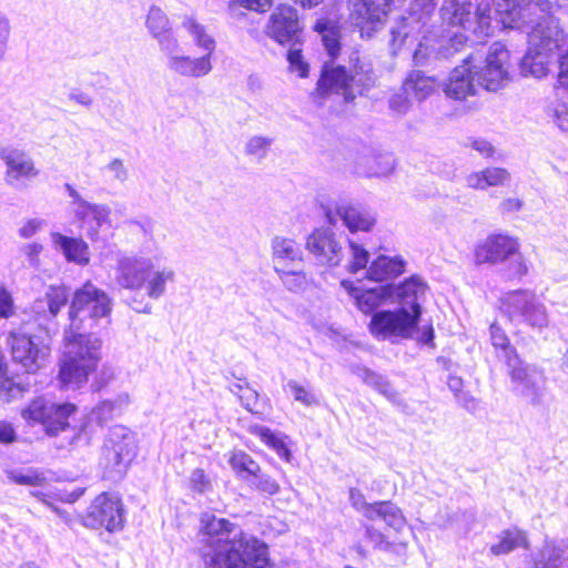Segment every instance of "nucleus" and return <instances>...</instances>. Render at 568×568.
Instances as JSON below:
<instances>
[{"label": "nucleus", "mask_w": 568, "mask_h": 568, "mask_svg": "<svg viewBox=\"0 0 568 568\" xmlns=\"http://www.w3.org/2000/svg\"><path fill=\"white\" fill-rule=\"evenodd\" d=\"M235 528L227 518L210 513L200 516L197 536L205 568H268L266 544L243 531L230 538Z\"/></svg>", "instance_id": "nucleus-1"}, {"label": "nucleus", "mask_w": 568, "mask_h": 568, "mask_svg": "<svg viewBox=\"0 0 568 568\" xmlns=\"http://www.w3.org/2000/svg\"><path fill=\"white\" fill-rule=\"evenodd\" d=\"M101 347V338L91 333L63 331L55 374L60 389H80L90 382L95 389L104 385L100 377Z\"/></svg>", "instance_id": "nucleus-2"}, {"label": "nucleus", "mask_w": 568, "mask_h": 568, "mask_svg": "<svg viewBox=\"0 0 568 568\" xmlns=\"http://www.w3.org/2000/svg\"><path fill=\"white\" fill-rule=\"evenodd\" d=\"M376 75L372 67L362 61L358 54L351 59L349 68L336 64L325 65L316 82L314 94L325 99L331 94H341L345 102H353L375 87Z\"/></svg>", "instance_id": "nucleus-3"}, {"label": "nucleus", "mask_w": 568, "mask_h": 568, "mask_svg": "<svg viewBox=\"0 0 568 568\" xmlns=\"http://www.w3.org/2000/svg\"><path fill=\"white\" fill-rule=\"evenodd\" d=\"M112 308L113 303L109 294L88 280L72 294L68 311L69 324L63 331L82 333L85 321H89V327L95 326L102 318L110 324Z\"/></svg>", "instance_id": "nucleus-4"}, {"label": "nucleus", "mask_w": 568, "mask_h": 568, "mask_svg": "<svg viewBox=\"0 0 568 568\" xmlns=\"http://www.w3.org/2000/svg\"><path fill=\"white\" fill-rule=\"evenodd\" d=\"M565 40L566 33L559 20L547 13L528 32L525 64L532 73H545L550 58L561 48Z\"/></svg>", "instance_id": "nucleus-5"}, {"label": "nucleus", "mask_w": 568, "mask_h": 568, "mask_svg": "<svg viewBox=\"0 0 568 568\" xmlns=\"http://www.w3.org/2000/svg\"><path fill=\"white\" fill-rule=\"evenodd\" d=\"M78 413V406L71 402L52 403L36 397L22 408V418L30 424L42 426L48 436L54 437L71 427L70 417Z\"/></svg>", "instance_id": "nucleus-6"}, {"label": "nucleus", "mask_w": 568, "mask_h": 568, "mask_svg": "<svg viewBox=\"0 0 568 568\" xmlns=\"http://www.w3.org/2000/svg\"><path fill=\"white\" fill-rule=\"evenodd\" d=\"M420 316L422 306H415L414 313L404 307L377 311L371 316L367 328L377 339H408L417 329Z\"/></svg>", "instance_id": "nucleus-7"}, {"label": "nucleus", "mask_w": 568, "mask_h": 568, "mask_svg": "<svg viewBox=\"0 0 568 568\" xmlns=\"http://www.w3.org/2000/svg\"><path fill=\"white\" fill-rule=\"evenodd\" d=\"M124 514L122 497L118 493L102 491L92 499L81 523L87 528L104 529L113 534L123 529Z\"/></svg>", "instance_id": "nucleus-8"}, {"label": "nucleus", "mask_w": 568, "mask_h": 568, "mask_svg": "<svg viewBox=\"0 0 568 568\" xmlns=\"http://www.w3.org/2000/svg\"><path fill=\"white\" fill-rule=\"evenodd\" d=\"M499 312L509 322H523L532 327L547 325V312L534 293L528 290H513L499 300Z\"/></svg>", "instance_id": "nucleus-9"}, {"label": "nucleus", "mask_w": 568, "mask_h": 568, "mask_svg": "<svg viewBox=\"0 0 568 568\" xmlns=\"http://www.w3.org/2000/svg\"><path fill=\"white\" fill-rule=\"evenodd\" d=\"M304 27L297 9L288 3H280L268 16L265 36L282 47L303 43Z\"/></svg>", "instance_id": "nucleus-10"}, {"label": "nucleus", "mask_w": 568, "mask_h": 568, "mask_svg": "<svg viewBox=\"0 0 568 568\" xmlns=\"http://www.w3.org/2000/svg\"><path fill=\"white\" fill-rule=\"evenodd\" d=\"M520 240L506 232H493L480 240L473 250L476 265L503 264L520 252Z\"/></svg>", "instance_id": "nucleus-11"}, {"label": "nucleus", "mask_w": 568, "mask_h": 568, "mask_svg": "<svg viewBox=\"0 0 568 568\" xmlns=\"http://www.w3.org/2000/svg\"><path fill=\"white\" fill-rule=\"evenodd\" d=\"M513 68L509 50L504 45L494 44L486 58L485 63L475 73L477 83L487 91H497L510 80Z\"/></svg>", "instance_id": "nucleus-12"}, {"label": "nucleus", "mask_w": 568, "mask_h": 568, "mask_svg": "<svg viewBox=\"0 0 568 568\" xmlns=\"http://www.w3.org/2000/svg\"><path fill=\"white\" fill-rule=\"evenodd\" d=\"M235 475L262 494L275 495L280 490L277 481L262 471L258 463L244 450H233L227 459Z\"/></svg>", "instance_id": "nucleus-13"}, {"label": "nucleus", "mask_w": 568, "mask_h": 568, "mask_svg": "<svg viewBox=\"0 0 568 568\" xmlns=\"http://www.w3.org/2000/svg\"><path fill=\"white\" fill-rule=\"evenodd\" d=\"M394 0H355L349 18L361 34L371 36L387 20Z\"/></svg>", "instance_id": "nucleus-14"}, {"label": "nucleus", "mask_w": 568, "mask_h": 568, "mask_svg": "<svg viewBox=\"0 0 568 568\" xmlns=\"http://www.w3.org/2000/svg\"><path fill=\"white\" fill-rule=\"evenodd\" d=\"M273 258L275 261L274 270L282 277L284 284L291 291L300 290L306 283L304 272L287 271L283 262L302 261V252L298 244L291 239L276 237L272 244Z\"/></svg>", "instance_id": "nucleus-15"}, {"label": "nucleus", "mask_w": 568, "mask_h": 568, "mask_svg": "<svg viewBox=\"0 0 568 568\" xmlns=\"http://www.w3.org/2000/svg\"><path fill=\"white\" fill-rule=\"evenodd\" d=\"M8 343L12 361L27 374H36L40 371L48 354L34 343L31 335L10 332Z\"/></svg>", "instance_id": "nucleus-16"}, {"label": "nucleus", "mask_w": 568, "mask_h": 568, "mask_svg": "<svg viewBox=\"0 0 568 568\" xmlns=\"http://www.w3.org/2000/svg\"><path fill=\"white\" fill-rule=\"evenodd\" d=\"M348 498L352 507L361 511L368 520L381 518L388 520L389 525L399 528L404 525V514L402 509L390 500L367 503L364 494L356 487L348 489Z\"/></svg>", "instance_id": "nucleus-17"}, {"label": "nucleus", "mask_w": 568, "mask_h": 568, "mask_svg": "<svg viewBox=\"0 0 568 568\" xmlns=\"http://www.w3.org/2000/svg\"><path fill=\"white\" fill-rule=\"evenodd\" d=\"M305 247L323 266H336L342 261V246L335 234L327 229L313 230L306 239Z\"/></svg>", "instance_id": "nucleus-18"}, {"label": "nucleus", "mask_w": 568, "mask_h": 568, "mask_svg": "<svg viewBox=\"0 0 568 568\" xmlns=\"http://www.w3.org/2000/svg\"><path fill=\"white\" fill-rule=\"evenodd\" d=\"M342 286L346 290L351 297L354 298L355 305L365 315H373L377 308L393 295V285H383L373 288L357 287L353 282L344 280Z\"/></svg>", "instance_id": "nucleus-19"}, {"label": "nucleus", "mask_w": 568, "mask_h": 568, "mask_svg": "<svg viewBox=\"0 0 568 568\" xmlns=\"http://www.w3.org/2000/svg\"><path fill=\"white\" fill-rule=\"evenodd\" d=\"M0 158L7 166L4 179L10 184L33 179L39 174L33 160L22 150L3 148L0 150Z\"/></svg>", "instance_id": "nucleus-20"}, {"label": "nucleus", "mask_w": 568, "mask_h": 568, "mask_svg": "<svg viewBox=\"0 0 568 568\" xmlns=\"http://www.w3.org/2000/svg\"><path fill=\"white\" fill-rule=\"evenodd\" d=\"M69 194L72 197L74 217L79 227L85 229L89 236H95L98 227L109 215V209L105 205L87 202L73 189L69 190Z\"/></svg>", "instance_id": "nucleus-21"}, {"label": "nucleus", "mask_w": 568, "mask_h": 568, "mask_svg": "<svg viewBox=\"0 0 568 568\" xmlns=\"http://www.w3.org/2000/svg\"><path fill=\"white\" fill-rule=\"evenodd\" d=\"M537 6L531 0H498L496 11L505 28L519 29L534 21Z\"/></svg>", "instance_id": "nucleus-22"}, {"label": "nucleus", "mask_w": 568, "mask_h": 568, "mask_svg": "<svg viewBox=\"0 0 568 568\" xmlns=\"http://www.w3.org/2000/svg\"><path fill=\"white\" fill-rule=\"evenodd\" d=\"M439 87L440 81L437 77L427 75L422 70H410L404 78L400 90L406 103L410 100L422 102L432 97Z\"/></svg>", "instance_id": "nucleus-23"}, {"label": "nucleus", "mask_w": 568, "mask_h": 568, "mask_svg": "<svg viewBox=\"0 0 568 568\" xmlns=\"http://www.w3.org/2000/svg\"><path fill=\"white\" fill-rule=\"evenodd\" d=\"M152 274V263L136 257H126L120 261L116 281L129 290L142 288Z\"/></svg>", "instance_id": "nucleus-24"}, {"label": "nucleus", "mask_w": 568, "mask_h": 568, "mask_svg": "<svg viewBox=\"0 0 568 568\" xmlns=\"http://www.w3.org/2000/svg\"><path fill=\"white\" fill-rule=\"evenodd\" d=\"M384 521L386 524L385 532L372 526H367L365 529V536L373 544V547L377 550L392 552L405 549L408 545L405 537V530L407 528L406 517L404 516V525L400 528L389 525L388 520Z\"/></svg>", "instance_id": "nucleus-25"}, {"label": "nucleus", "mask_w": 568, "mask_h": 568, "mask_svg": "<svg viewBox=\"0 0 568 568\" xmlns=\"http://www.w3.org/2000/svg\"><path fill=\"white\" fill-rule=\"evenodd\" d=\"M135 456L131 442L115 440L103 448L102 467L108 475H123Z\"/></svg>", "instance_id": "nucleus-26"}, {"label": "nucleus", "mask_w": 568, "mask_h": 568, "mask_svg": "<svg viewBox=\"0 0 568 568\" xmlns=\"http://www.w3.org/2000/svg\"><path fill=\"white\" fill-rule=\"evenodd\" d=\"M471 61L469 55L464 60V64L454 68L444 85V92L447 98L456 101H464L475 94L474 78L475 73L468 67Z\"/></svg>", "instance_id": "nucleus-27"}, {"label": "nucleus", "mask_w": 568, "mask_h": 568, "mask_svg": "<svg viewBox=\"0 0 568 568\" xmlns=\"http://www.w3.org/2000/svg\"><path fill=\"white\" fill-rule=\"evenodd\" d=\"M439 16L447 29L468 31L473 26V4L466 0H444Z\"/></svg>", "instance_id": "nucleus-28"}, {"label": "nucleus", "mask_w": 568, "mask_h": 568, "mask_svg": "<svg viewBox=\"0 0 568 568\" xmlns=\"http://www.w3.org/2000/svg\"><path fill=\"white\" fill-rule=\"evenodd\" d=\"M494 353L505 364L508 375L514 383L529 386V367L520 357L513 343L495 347Z\"/></svg>", "instance_id": "nucleus-29"}, {"label": "nucleus", "mask_w": 568, "mask_h": 568, "mask_svg": "<svg viewBox=\"0 0 568 568\" xmlns=\"http://www.w3.org/2000/svg\"><path fill=\"white\" fill-rule=\"evenodd\" d=\"M510 180V173L501 166H486L470 172L465 178L466 186L474 191H485L489 187L504 186Z\"/></svg>", "instance_id": "nucleus-30"}, {"label": "nucleus", "mask_w": 568, "mask_h": 568, "mask_svg": "<svg viewBox=\"0 0 568 568\" xmlns=\"http://www.w3.org/2000/svg\"><path fill=\"white\" fill-rule=\"evenodd\" d=\"M405 272V262L402 257L378 255L367 268L366 277L373 282L393 280Z\"/></svg>", "instance_id": "nucleus-31"}, {"label": "nucleus", "mask_w": 568, "mask_h": 568, "mask_svg": "<svg viewBox=\"0 0 568 568\" xmlns=\"http://www.w3.org/2000/svg\"><path fill=\"white\" fill-rule=\"evenodd\" d=\"M313 31L322 37V42L327 51L332 62H334L341 54L342 49V33L341 28L334 21L327 18H318L313 27Z\"/></svg>", "instance_id": "nucleus-32"}, {"label": "nucleus", "mask_w": 568, "mask_h": 568, "mask_svg": "<svg viewBox=\"0 0 568 568\" xmlns=\"http://www.w3.org/2000/svg\"><path fill=\"white\" fill-rule=\"evenodd\" d=\"M517 548H529V541L524 530L515 527L503 530L498 541L490 546L489 550L494 556H501L511 552Z\"/></svg>", "instance_id": "nucleus-33"}, {"label": "nucleus", "mask_w": 568, "mask_h": 568, "mask_svg": "<svg viewBox=\"0 0 568 568\" xmlns=\"http://www.w3.org/2000/svg\"><path fill=\"white\" fill-rule=\"evenodd\" d=\"M54 243L61 247L67 261L80 265H87L89 263V246L82 239L55 234Z\"/></svg>", "instance_id": "nucleus-34"}, {"label": "nucleus", "mask_w": 568, "mask_h": 568, "mask_svg": "<svg viewBox=\"0 0 568 568\" xmlns=\"http://www.w3.org/2000/svg\"><path fill=\"white\" fill-rule=\"evenodd\" d=\"M428 286L417 275L405 278L396 286V295L400 303L408 304L414 313L415 306H420L418 300L426 294Z\"/></svg>", "instance_id": "nucleus-35"}, {"label": "nucleus", "mask_w": 568, "mask_h": 568, "mask_svg": "<svg viewBox=\"0 0 568 568\" xmlns=\"http://www.w3.org/2000/svg\"><path fill=\"white\" fill-rule=\"evenodd\" d=\"M248 432L257 436L264 445L273 449L282 459L291 460L292 454L286 443V436H281L271 428L260 425L250 426Z\"/></svg>", "instance_id": "nucleus-36"}, {"label": "nucleus", "mask_w": 568, "mask_h": 568, "mask_svg": "<svg viewBox=\"0 0 568 568\" xmlns=\"http://www.w3.org/2000/svg\"><path fill=\"white\" fill-rule=\"evenodd\" d=\"M170 67L175 72L186 77H202L211 71L210 55L191 59L189 57H173Z\"/></svg>", "instance_id": "nucleus-37"}, {"label": "nucleus", "mask_w": 568, "mask_h": 568, "mask_svg": "<svg viewBox=\"0 0 568 568\" xmlns=\"http://www.w3.org/2000/svg\"><path fill=\"white\" fill-rule=\"evenodd\" d=\"M231 392L251 414L261 415L263 413L258 393L246 381L239 379L235 382L231 387Z\"/></svg>", "instance_id": "nucleus-38"}, {"label": "nucleus", "mask_w": 568, "mask_h": 568, "mask_svg": "<svg viewBox=\"0 0 568 568\" xmlns=\"http://www.w3.org/2000/svg\"><path fill=\"white\" fill-rule=\"evenodd\" d=\"M344 224L352 232H368L375 224V219L368 213L354 206L344 207L339 213Z\"/></svg>", "instance_id": "nucleus-39"}, {"label": "nucleus", "mask_w": 568, "mask_h": 568, "mask_svg": "<svg viewBox=\"0 0 568 568\" xmlns=\"http://www.w3.org/2000/svg\"><path fill=\"white\" fill-rule=\"evenodd\" d=\"M477 38H487L493 36L491 8L488 3H478L473 11V26L468 29Z\"/></svg>", "instance_id": "nucleus-40"}, {"label": "nucleus", "mask_w": 568, "mask_h": 568, "mask_svg": "<svg viewBox=\"0 0 568 568\" xmlns=\"http://www.w3.org/2000/svg\"><path fill=\"white\" fill-rule=\"evenodd\" d=\"M27 387L16 379L6 362L0 361V398L10 402L16 395L23 394Z\"/></svg>", "instance_id": "nucleus-41"}, {"label": "nucleus", "mask_w": 568, "mask_h": 568, "mask_svg": "<svg viewBox=\"0 0 568 568\" xmlns=\"http://www.w3.org/2000/svg\"><path fill=\"white\" fill-rule=\"evenodd\" d=\"M44 297L50 314L57 316L69 302L68 287L64 285H51Z\"/></svg>", "instance_id": "nucleus-42"}, {"label": "nucleus", "mask_w": 568, "mask_h": 568, "mask_svg": "<svg viewBox=\"0 0 568 568\" xmlns=\"http://www.w3.org/2000/svg\"><path fill=\"white\" fill-rule=\"evenodd\" d=\"M183 27L187 30V32L194 38L197 45L203 47L207 50V54L210 55L214 49V40L210 37L204 27L197 23L194 19L187 18L183 22Z\"/></svg>", "instance_id": "nucleus-43"}, {"label": "nucleus", "mask_w": 568, "mask_h": 568, "mask_svg": "<svg viewBox=\"0 0 568 568\" xmlns=\"http://www.w3.org/2000/svg\"><path fill=\"white\" fill-rule=\"evenodd\" d=\"M348 246L352 253V257L347 265V271L352 274H356L359 271L366 268L369 260V253L366 248L354 241H348Z\"/></svg>", "instance_id": "nucleus-44"}, {"label": "nucleus", "mask_w": 568, "mask_h": 568, "mask_svg": "<svg viewBox=\"0 0 568 568\" xmlns=\"http://www.w3.org/2000/svg\"><path fill=\"white\" fill-rule=\"evenodd\" d=\"M172 276V272H158L154 271V267L152 266V274L144 285L146 287L148 295L153 298L160 297L164 293L166 282L171 280Z\"/></svg>", "instance_id": "nucleus-45"}, {"label": "nucleus", "mask_w": 568, "mask_h": 568, "mask_svg": "<svg viewBox=\"0 0 568 568\" xmlns=\"http://www.w3.org/2000/svg\"><path fill=\"white\" fill-rule=\"evenodd\" d=\"M168 18L161 9L154 7L150 9L146 17V26L155 38H159L168 32Z\"/></svg>", "instance_id": "nucleus-46"}, {"label": "nucleus", "mask_w": 568, "mask_h": 568, "mask_svg": "<svg viewBox=\"0 0 568 568\" xmlns=\"http://www.w3.org/2000/svg\"><path fill=\"white\" fill-rule=\"evenodd\" d=\"M286 60L291 72H295L297 77L302 79L308 77L310 67L303 57V50L301 48L291 47L286 53Z\"/></svg>", "instance_id": "nucleus-47"}, {"label": "nucleus", "mask_w": 568, "mask_h": 568, "mask_svg": "<svg viewBox=\"0 0 568 568\" xmlns=\"http://www.w3.org/2000/svg\"><path fill=\"white\" fill-rule=\"evenodd\" d=\"M287 386L294 399L302 405L310 407L318 404L317 396L311 387L302 385L296 381H290Z\"/></svg>", "instance_id": "nucleus-48"}, {"label": "nucleus", "mask_w": 568, "mask_h": 568, "mask_svg": "<svg viewBox=\"0 0 568 568\" xmlns=\"http://www.w3.org/2000/svg\"><path fill=\"white\" fill-rule=\"evenodd\" d=\"M275 0H230L232 10L244 9L256 13H266L273 7Z\"/></svg>", "instance_id": "nucleus-49"}, {"label": "nucleus", "mask_w": 568, "mask_h": 568, "mask_svg": "<svg viewBox=\"0 0 568 568\" xmlns=\"http://www.w3.org/2000/svg\"><path fill=\"white\" fill-rule=\"evenodd\" d=\"M364 381L367 385L372 386L378 393L385 395L386 397L390 398L395 396V392L393 390L390 383L383 376L374 372L367 371L365 373Z\"/></svg>", "instance_id": "nucleus-50"}, {"label": "nucleus", "mask_w": 568, "mask_h": 568, "mask_svg": "<svg viewBox=\"0 0 568 568\" xmlns=\"http://www.w3.org/2000/svg\"><path fill=\"white\" fill-rule=\"evenodd\" d=\"M190 486L192 490L199 494H203L210 489L211 481L207 475L205 474L204 469L196 468L192 471L190 477Z\"/></svg>", "instance_id": "nucleus-51"}, {"label": "nucleus", "mask_w": 568, "mask_h": 568, "mask_svg": "<svg viewBox=\"0 0 568 568\" xmlns=\"http://www.w3.org/2000/svg\"><path fill=\"white\" fill-rule=\"evenodd\" d=\"M489 341L493 348L499 345L511 343L509 335L497 321H494L489 325Z\"/></svg>", "instance_id": "nucleus-52"}, {"label": "nucleus", "mask_w": 568, "mask_h": 568, "mask_svg": "<svg viewBox=\"0 0 568 568\" xmlns=\"http://www.w3.org/2000/svg\"><path fill=\"white\" fill-rule=\"evenodd\" d=\"M515 257L516 260L507 266V276L510 281L521 280L528 274L527 261L520 255V253Z\"/></svg>", "instance_id": "nucleus-53"}, {"label": "nucleus", "mask_w": 568, "mask_h": 568, "mask_svg": "<svg viewBox=\"0 0 568 568\" xmlns=\"http://www.w3.org/2000/svg\"><path fill=\"white\" fill-rule=\"evenodd\" d=\"M12 480L18 485L42 486L45 477L37 470H31L27 474L12 475Z\"/></svg>", "instance_id": "nucleus-54"}, {"label": "nucleus", "mask_w": 568, "mask_h": 568, "mask_svg": "<svg viewBox=\"0 0 568 568\" xmlns=\"http://www.w3.org/2000/svg\"><path fill=\"white\" fill-rule=\"evenodd\" d=\"M14 315V302L10 292L0 285V318H9Z\"/></svg>", "instance_id": "nucleus-55"}, {"label": "nucleus", "mask_w": 568, "mask_h": 568, "mask_svg": "<svg viewBox=\"0 0 568 568\" xmlns=\"http://www.w3.org/2000/svg\"><path fill=\"white\" fill-rule=\"evenodd\" d=\"M470 146L476 150L484 159H491L495 155L494 145L485 139H473Z\"/></svg>", "instance_id": "nucleus-56"}, {"label": "nucleus", "mask_w": 568, "mask_h": 568, "mask_svg": "<svg viewBox=\"0 0 568 568\" xmlns=\"http://www.w3.org/2000/svg\"><path fill=\"white\" fill-rule=\"evenodd\" d=\"M18 436L14 427L7 420H0V444L10 445L17 442Z\"/></svg>", "instance_id": "nucleus-57"}, {"label": "nucleus", "mask_w": 568, "mask_h": 568, "mask_svg": "<svg viewBox=\"0 0 568 568\" xmlns=\"http://www.w3.org/2000/svg\"><path fill=\"white\" fill-rule=\"evenodd\" d=\"M523 207V201L518 197H509L505 199L500 205L499 209L503 214H510L520 211Z\"/></svg>", "instance_id": "nucleus-58"}, {"label": "nucleus", "mask_w": 568, "mask_h": 568, "mask_svg": "<svg viewBox=\"0 0 568 568\" xmlns=\"http://www.w3.org/2000/svg\"><path fill=\"white\" fill-rule=\"evenodd\" d=\"M448 387L452 392L455 393L456 396H459L464 386V382L459 376H449L448 377Z\"/></svg>", "instance_id": "nucleus-59"}, {"label": "nucleus", "mask_w": 568, "mask_h": 568, "mask_svg": "<svg viewBox=\"0 0 568 568\" xmlns=\"http://www.w3.org/2000/svg\"><path fill=\"white\" fill-rule=\"evenodd\" d=\"M39 227L36 221H28L19 231L20 235L24 239L32 236Z\"/></svg>", "instance_id": "nucleus-60"}, {"label": "nucleus", "mask_w": 568, "mask_h": 568, "mask_svg": "<svg viewBox=\"0 0 568 568\" xmlns=\"http://www.w3.org/2000/svg\"><path fill=\"white\" fill-rule=\"evenodd\" d=\"M292 2L303 10H311L323 4L325 0H292Z\"/></svg>", "instance_id": "nucleus-61"}, {"label": "nucleus", "mask_w": 568, "mask_h": 568, "mask_svg": "<svg viewBox=\"0 0 568 568\" xmlns=\"http://www.w3.org/2000/svg\"><path fill=\"white\" fill-rule=\"evenodd\" d=\"M559 78L568 79V47L559 58Z\"/></svg>", "instance_id": "nucleus-62"}, {"label": "nucleus", "mask_w": 568, "mask_h": 568, "mask_svg": "<svg viewBox=\"0 0 568 568\" xmlns=\"http://www.w3.org/2000/svg\"><path fill=\"white\" fill-rule=\"evenodd\" d=\"M71 99H73L74 101H77L78 103H80L82 105H90L92 103L91 97L83 92L73 93L71 95Z\"/></svg>", "instance_id": "nucleus-63"}, {"label": "nucleus", "mask_w": 568, "mask_h": 568, "mask_svg": "<svg viewBox=\"0 0 568 568\" xmlns=\"http://www.w3.org/2000/svg\"><path fill=\"white\" fill-rule=\"evenodd\" d=\"M266 144L267 142L264 139L255 138L248 143V151L253 153L255 149L265 148Z\"/></svg>", "instance_id": "nucleus-64"}]
</instances>
